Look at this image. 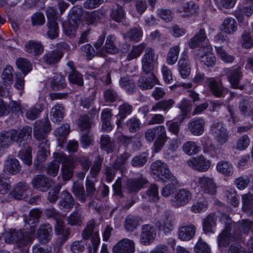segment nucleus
<instances>
[{
    "mask_svg": "<svg viewBox=\"0 0 253 253\" xmlns=\"http://www.w3.org/2000/svg\"><path fill=\"white\" fill-rule=\"evenodd\" d=\"M73 192L74 194L80 198L82 201H84V191L83 184L78 182H74L73 187Z\"/></svg>",
    "mask_w": 253,
    "mask_h": 253,
    "instance_id": "nucleus-63",
    "label": "nucleus"
},
{
    "mask_svg": "<svg viewBox=\"0 0 253 253\" xmlns=\"http://www.w3.org/2000/svg\"><path fill=\"white\" fill-rule=\"evenodd\" d=\"M242 210L247 214L253 215V196L251 193L242 195Z\"/></svg>",
    "mask_w": 253,
    "mask_h": 253,
    "instance_id": "nucleus-34",
    "label": "nucleus"
},
{
    "mask_svg": "<svg viewBox=\"0 0 253 253\" xmlns=\"http://www.w3.org/2000/svg\"><path fill=\"white\" fill-rule=\"evenodd\" d=\"M151 174L157 181L163 182H176V177L172 174L167 164L158 160L153 162L151 166Z\"/></svg>",
    "mask_w": 253,
    "mask_h": 253,
    "instance_id": "nucleus-5",
    "label": "nucleus"
},
{
    "mask_svg": "<svg viewBox=\"0 0 253 253\" xmlns=\"http://www.w3.org/2000/svg\"><path fill=\"white\" fill-rule=\"evenodd\" d=\"M198 9V6L192 1L180 5L177 11L184 17H188L195 14Z\"/></svg>",
    "mask_w": 253,
    "mask_h": 253,
    "instance_id": "nucleus-30",
    "label": "nucleus"
},
{
    "mask_svg": "<svg viewBox=\"0 0 253 253\" xmlns=\"http://www.w3.org/2000/svg\"><path fill=\"white\" fill-rule=\"evenodd\" d=\"M203 42L205 43L206 46L203 49V53L200 54L199 60L202 65L207 67H212L216 62V58L214 54L211 52V47L208 42L205 34V30L201 29L198 33L192 38L189 42V45L192 48H195L199 46Z\"/></svg>",
    "mask_w": 253,
    "mask_h": 253,
    "instance_id": "nucleus-3",
    "label": "nucleus"
},
{
    "mask_svg": "<svg viewBox=\"0 0 253 253\" xmlns=\"http://www.w3.org/2000/svg\"><path fill=\"white\" fill-rule=\"evenodd\" d=\"M217 216L214 213L209 214L203 221V229L208 233H214L216 226Z\"/></svg>",
    "mask_w": 253,
    "mask_h": 253,
    "instance_id": "nucleus-29",
    "label": "nucleus"
},
{
    "mask_svg": "<svg viewBox=\"0 0 253 253\" xmlns=\"http://www.w3.org/2000/svg\"><path fill=\"white\" fill-rule=\"evenodd\" d=\"M211 132L216 138L219 145H223L227 141L228 138V132L223 127L221 123L213 124L211 127Z\"/></svg>",
    "mask_w": 253,
    "mask_h": 253,
    "instance_id": "nucleus-16",
    "label": "nucleus"
},
{
    "mask_svg": "<svg viewBox=\"0 0 253 253\" xmlns=\"http://www.w3.org/2000/svg\"><path fill=\"white\" fill-rule=\"evenodd\" d=\"M50 130L49 122L45 124L42 123H36L34 126V136L36 139L41 142H47L48 141L45 137L46 133Z\"/></svg>",
    "mask_w": 253,
    "mask_h": 253,
    "instance_id": "nucleus-18",
    "label": "nucleus"
},
{
    "mask_svg": "<svg viewBox=\"0 0 253 253\" xmlns=\"http://www.w3.org/2000/svg\"><path fill=\"white\" fill-rule=\"evenodd\" d=\"M83 220L82 213L78 210L73 211L67 217L68 224L71 226H81Z\"/></svg>",
    "mask_w": 253,
    "mask_h": 253,
    "instance_id": "nucleus-44",
    "label": "nucleus"
},
{
    "mask_svg": "<svg viewBox=\"0 0 253 253\" xmlns=\"http://www.w3.org/2000/svg\"><path fill=\"white\" fill-rule=\"evenodd\" d=\"M35 230L32 227L30 232H23L22 230L9 229L5 234V240L9 244H15L22 248L30 244L35 238Z\"/></svg>",
    "mask_w": 253,
    "mask_h": 253,
    "instance_id": "nucleus-4",
    "label": "nucleus"
},
{
    "mask_svg": "<svg viewBox=\"0 0 253 253\" xmlns=\"http://www.w3.org/2000/svg\"><path fill=\"white\" fill-rule=\"evenodd\" d=\"M192 107L191 101L186 98H184L179 105V108L181 114L178 118L180 121L182 122L188 114L190 113Z\"/></svg>",
    "mask_w": 253,
    "mask_h": 253,
    "instance_id": "nucleus-40",
    "label": "nucleus"
},
{
    "mask_svg": "<svg viewBox=\"0 0 253 253\" xmlns=\"http://www.w3.org/2000/svg\"><path fill=\"white\" fill-rule=\"evenodd\" d=\"M79 25V20L75 19L71 16L69 19L68 23L63 25L64 31L65 34L70 38H74L76 35Z\"/></svg>",
    "mask_w": 253,
    "mask_h": 253,
    "instance_id": "nucleus-35",
    "label": "nucleus"
},
{
    "mask_svg": "<svg viewBox=\"0 0 253 253\" xmlns=\"http://www.w3.org/2000/svg\"><path fill=\"white\" fill-rule=\"evenodd\" d=\"M74 204V201L71 195L66 191H63L59 202L60 206L63 209H71L73 208Z\"/></svg>",
    "mask_w": 253,
    "mask_h": 253,
    "instance_id": "nucleus-45",
    "label": "nucleus"
},
{
    "mask_svg": "<svg viewBox=\"0 0 253 253\" xmlns=\"http://www.w3.org/2000/svg\"><path fill=\"white\" fill-rule=\"evenodd\" d=\"M16 65L17 67L21 70L25 76L32 70L31 64L25 58L18 59L16 61Z\"/></svg>",
    "mask_w": 253,
    "mask_h": 253,
    "instance_id": "nucleus-54",
    "label": "nucleus"
},
{
    "mask_svg": "<svg viewBox=\"0 0 253 253\" xmlns=\"http://www.w3.org/2000/svg\"><path fill=\"white\" fill-rule=\"evenodd\" d=\"M215 51L220 58L225 63H232L234 60V57L228 54L221 46H215Z\"/></svg>",
    "mask_w": 253,
    "mask_h": 253,
    "instance_id": "nucleus-56",
    "label": "nucleus"
},
{
    "mask_svg": "<svg viewBox=\"0 0 253 253\" xmlns=\"http://www.w3.org/2000/svg\"><path fill=\"white\" fill-rule=\"evenodd\" d=\"M207 203L206 200L202 198L196 202H195L191 207V211L195 213H199L206 210Z\"/></svg>",
    "mask_w": 253,
    "mask_h": 253,
    "instance_id": "nucleus-58",
    "label": "nucleus"
},
{
    "mask_svg": "<svg viewBox=\"0 0 253 253\" xmlns=\"http://www.w3.org/2000/svg\"><path fill=\"white\" fill-rule=\"evenodd\" d=\"M100 145L102 149L107 153L112 152L114 149V143L108 135H102L101 137Z\"/></svg>",
    "mask_w": 253,
    "mask_h": 253,
    "instance_id": "nucleus-53",
    "label": "nucleus"
},
{
    "mask_svg": "<svg viewBox=\"0 0 253 253\" xmlns=\"http://www.w3.org/2000/svg\"><path fill=\"white\" fill-rule=\"evenodd\" d=\"M145 138L149 142H152L156 139L154 144L155 152H159L168 138L165 127L164 126H158L147 129L145 132Z\"/></svg>",
    "mask_w": 253,
    "mask_h": 253,
    "instance_id": "nucleus-6",
    "label": "nucleus"
},
{
    "mask_svg": "<svg viewBox=\"0 0 253 253\" xmlns=\"http://www.w3.org/2000/svg\"><path fill=\"white\" fill-rule=\"evenodd\" d=\"M196 253H211V249L201 238H199L194 247Z\"/></svg>",
    "mask_w": 253,
    "mask_h": 253,
    "instance_id": "nucleus-61",
    "label": "nucleus"
},
{
    "mask_svg": "<svg viewBox=\"0 0 253 253\" xmlns=\"http://www.w3.org/2000/svg\"><path fill=\"white\" fill-rule=\"evenodd\" d=\"M51 88L54 90H58L64 88L66 86L64 78L60 75L54 76L50 81Z\"/></svg>",
    "mask_w": 253,
    "mask_h": 253,
    "instance_id": "nucleus-49",
    "label": "nucleus"
},
{
    "mask_svg": "<svg viewBox=\"0 0 253 253\" xmlns=\"http://www.w3.org/2000/svg\"><path fill=\"white\" fill-rule=\"evenodd\" d=\"M68 79L70 83L82 86L84 84V80L82 75L74 69L68 75Z\"/></svg>",
    "mask_w": 253,
    "mask_h": 253,
    "instance_id": "nucleus-57",
    "label": "nucleus"
},
{
    "mask_svg": "<svg viewBox=\"0 0 253 253\" xmlns=\"http://www.w3.org/2000/svg\"><path fill=\"white\" fill-rule=\"evenodd\" d=\"M220 28L226 34H233L237 30V23L233 18L226 17L223 20Z\"/></svg>",
    "mask_w": 253,
    "mask_h": 253,
    "instance_id": "nucleus-32",
    "label": "nucleus"
},
{
    "mask_svg": "<svg viewBox=\"0 0 253 253\" xmlns=\"http://www.w3.org/2000/svg\"><path fill=\"white\" fill-rule=\"evenodd\" d=\"M116 40V37L114 35H110L107 36L103 48L104 55L105 53L115 54L118 52L119 49L115 44Z\"/></svg>",
    "mask_w": 253,
    "mask_h": 253,
    "instance_id": "nucleus-37",
    "label": "nucleus"
},
{
    "mask_svg": "<svg viewBox=\"0 0 253 253\" xmlns=\"http://www.w3.org/2000/svg\"><path fill=\"white\" fill-rule=\"evenodd\" d=\"M14 86L18 91V94L22 96L24 91L25 80L24 77L21 75H16L15 78Z\"/></svg>",
    "mask_w": 253,
    "mask_h": 253,
    "instance_id": "nucleus-62",
    "label": "nucleus"
},
{
    "mask_svg": "<svg viewBox=\"0 0 253 253\" xmlns=\"http://www.w3.org/2000/svg\"><path fill=\"white\" fill-rule=\"evenodd\" d=\"M209 86L212 94L216 97H221L224 92L221 84L215 81L213 78L207 79Z\"/></svg>",
    "mask_w": 253,
    "mask_h": 253,
    "instance_id": "nucleus-39",
    "label": "nucleus"
},
{
    "mask_svg": "<svg viewBox=\"0 0 253 253\" xmlns=\"http://www.w3.org/2000/svg\"><path fill=\"white\" fill-rule=\"evenodd\" d=\"M218 172L226 176H231L234 173L233 166L227 161H220L216 166Z\"/></svg>",
    "mask_w": 253,
    "mask_h": 253,
    "instance_id": "nucleus-36",
    "label": "nucleus"
},
{
    "mask_svg": "<svg viewBox=\"0 0 253 253\" xmlns=\"http://www.w3.org/2000/svg\"><path fill=\"white\" fill-rule=\"evenodd\" d=\"M3 169L6 172L14 174L20 171L21 167L16 159L8 158L4 162Z\"/></svg>",
    "mask_w": 253,
    "mask_h": 253,
    "instance_id": "nucleus-33",
    "label": "nucleus"
},
{
    "mask_svg": "<svg viewBox=\"0 0 253 253\" xmlns=\"http://www.w3.org/2000/svg\"><path fill=\"white\" fill-rule=\"evenodd\" d=\"M146 47V44L141 43L137 45L133 46L127 55V60L130 61L140 56Z\"/></svg>",
    "mask_w": 253,
    "mask_h": 253,
    "instance_id": "nucleus-46",
    "label": "nucleus"
},
{
    "mask_svg": "<svg viewBox=\"0 0 253 253\" xmlns=\"http://www.w3.org/2000/svg\"><path fill=\"white\" fill-rule=\"evenodd\" d=\"M225 195L227 197V201L234 207H237L239 204V197L237 195L235 189L230 188L228 189Z\"/></svg>",
    "mask_w": 253,
    "mask_h": 253,
    "instance_id": "nucleus-55",
    "label": "nucleus"
},
{
    "mask_svg": "<svg viewBox=\"0 0 253 253\" xmlns=\"http://www.w3.org/2000/svg\"><path fill=\"white\" fill-rule=\"evenodd\" d=\"M63 56L59 50H53L46 53L43 57V61L47 64L51 65L57 63Z\"/></svg>",
    "mask_w": 253,
    "mask_h": 253,
    "instance_id": "nucleus-41",
    "label": "nucleus"
},
{
    "mask_svg": "<svg viewBox=\"0 0 253 253\" xmlns=\"http://www.w3.org/2000/svg\"><path fill=\"white\" fill-rule=\"evenodd\" d=\"M34 188L41 191H46L51 186L50 180L44 175H38L32 182Z\"/></svg>",
    "mask_w": 253,
    "mask_h": 253,
    "instance_id": "nucleus-24",
    "label": "nucleus"
},
{
    "mask_svg": "<svg viewBox=\"0 0 253 253\" xmlns=\"http://www.w3.org/2000/svg\"><path fill=\"white\" fill-rule=\"evenodd\" d=\"M156 237V230L154 227L149 224H145L141 227L140 241L144 244H150Z\"/></svg>",
    "mask_w": 253,
    "mask_h": 253,
    "instance_id": "nucleus-20",
    "label": "nucleus"
},
{
    "mask_svg": "<svg viewBox=\"0 0 253 253\" xmlns=\"http://www.w3.org/2000/svg\"><path fill=\"white\" fill-rule=\"evenodd\" d=\"M147 161V155L143 153L134 157L131 161L132 166L134 167H142Z\"/></svg>",
    "mask_w": 253,
    "mask_h": 253,
    "instance_id": "nucleus-64",
    "label": "nucleus"
},
{
    "mask_svg": "<svg viewBox=\"0 0 253 253\" xmlns=\"http://www.w3.org/2000/svg\"><path fill=\"white\" fill-rule=\"evenodd\" d=\"M64 108L61 105H55L51 109L50 116L53 122H60L63 119Z\"/></svg>",
    "mask_w": 253,
    "mask_h": 253,
    "instance_id": "nucleus-43",
    "label": "nucleus"
},
{
    "mask_svg": "<svg viewBox=\"0 0 253 253\" xmlns=\"http://www.w3.org/2000/svg\"><path fill=\"white\" fill-rule=\"evenodd\" d=\"M196 227L192 224L182 225L178 230V238L183 241H187L192 239L196 233Z\"/></svg>",
    "mask_w": 253,
    "mask_h": 253,
    "instance_id": "nucleus-22",
    "label": "nucleus"
},
{
    "mask_svg": "<svg viewBox=\"0 0 253 253\" xmlns=\"http://www.w3.org/2000/svg\"><path fill=\"white\" fill-rule=\"evenodd\" d=\"M39 150L37 156V163L35 162L36 165H40L45 160L46 157L49 155V144L47 142H41L39 145Z\"/></svg>",
    "mask_w": 253,
    "mask_h": 253,
    "instance_id": "nucleus-42",
    "label": "nucleus"
},
{
    "mask_svg": "<svg viewBox=\"0 0 253 253\" xmlns=\"http://www.w3.org/2000/svg\"><path fill=\"white\" fill-rule=\"evenodd\" d=\"M93 124L92 119L87 115L81 116L79 120V126L82 130H88Z\"/></svg>",
    "mask_w": 253,
    "mask_h": 253,
    "instance_id": "nucleus-60",
    "label": "nucleus"
},
{
    "mask_svg": "<svg viewBox=\"0 0 253 253\" xmlns=\"http://www.w3.org/2000/svg\"><path fill=\"white\" fill-rule=\"evenodd\" d=\"M53 157L55 161L62 164L61 170L63 178L64 180H69L73 175V170L76 167L75 160L71 157H68L63 152L55 153Z\"/></svg>",
    "mask_w": 253,
    "mask_h": 253,
    "instance_id": "nucleus-8",
    "label": "nucleus"
},
{
    "mask_svg": "<svg viewBox=\"0 0 253 253\" xmlns=\"http://www.w3.org/2000/svg\"><path fill=\"white\" fill-rule=\"evenodd\" d=\"M42 110V104L41 103H37L33 107L27 111L26 114V117L29 120H34L38 118L39 115Z\"/></svg>",
    "mask_w": 253,
    "mask_h": 253,
    "instance_id": "nucleus-52",
    "label": "nucleus"
},
{
    "mask_svg": "<svg viewBox=\"0 0 253 253\" xmlns=\"http://www.w3.org/2000/svg\"><path fill=\"white\" fill-rule=\"evenodd\" d=\"M112 252L113 253H134V242L126 238L123 239L113 247Z\"/></svg>",
    "mask_w": 253,
    "mask_h": 253,
    "instance_id": "nucleus-17",
    "label": "nucleus"
},
{
    "mask_svg": "<svg viewBox=\"0 0 253 253\" xmlns=\"http://www.w3.org/2000/svg\"><path fill=\"white\" fill-rule=\"evenodd\" d=\"M141 222L140 217L129 215L126 218L124 227L126 231L131 232L134 230Z\"/></svg>",
    "mask_w": 253,
    "mask_h": 253,
    "instance_id": "nucleus-38",
    "label": "nucleus"
},
{
    "mask_svg": "<svg viewBox=\"0 0 253 253\" xmlns=\"http://www.w3.org/2000/svg\"><path fill=\"white\" fill-rule=\"evenodd\" d=\"M191 199V192L186 189L182 188L175 192L171 202L174 207L179 208L187 204Z\"/></svg>",
    "mask_w": 253,
    "mask_h": 253,
    "instance_id": "nucleus-13",
    "label": "nucleus"
},
{
    "mask_svg": "<svg viewBox=\"0 0 253 253\" xmlns=\"http://www.w3.org/2000/svg\"><path fill=\"white\" fill-rule=\"evenodd\" d=\"M156 60L154 49L151 47L147 48L141 59L143 71L146 74L150 73L153 69L154 63Z\"/></svg>",
    "mask_w": 253,
    "mask_h": 253,
    "instance_id": "nucleus-14",
    "label": "nucleus"
},
{
    "mask_svg": "<svg viewBox=\"0 0 253 253\" xmlns=\"http://www.w3.org/2000/svg\"><path fill=\"white\" fill-rule=\"evenodd\" d=\"M13 69L9 65H6L1 75V96L11 97V84L13 79Z\"/></svg>",
    "mask_w": 253,
    "mask_h": 253,
    "instance_id": "nucleus-9",
    "label": "nucleus"
},
{
    "mask_svg": "<svg viewBox=\"0 0 253 253\" xmlns=\"http://www.w3.org/2000/svg\"><path fill=\"white\" fill-rule=\"evenodd\" d=\"M191 186L194 189L197 188L204 193L210 195H214L217 188L214 178L207 175L195 176L191 183Z\"/></svg>",
    "mask_w": 253,
    "mask_h": 253,
    "instance_id": "nucleus-7",
    "label": "nucleus"
},
{
    "mask_svg": "<svg viewBox=\"0 0 253 253\" xmlns=\"http://www.w3.org/2000/svg\"><path fill=\"white\" fill-rule=\"evenodd\" d=\"M31 127H25L18 133L15 130L12 129L1 134V147H6L14 141L20 146H24L25 148L19 152L18 157L28 166L31 165L32 163V148L28 146L25 140L26 136L28 137L31 135Z\"/></svg>",
    "mask_w": 253,
    "mask_h": 253,
    "instance_id": "nucleus-2",
    "label": "nucleus"
},
{
    "mask_svg": "<svg viewBox=\"0 0 253 253\" xmlns=\"http://www.w3.org/2000/svg\"><path fill=\"white\" fill-rule=\"evenodd\" d=\"M178 70L181 77L186 79L190 75L191 68L187 54L182 53L178 62Z\"/></svg>",
    "mask_w": 253,
    "mask_h": 253,
    "instance_id": "nucleus-27",
    "label": "nucleus"
},
{
    "mask_svg": "<svg viewBox=\"0 0 253 253\" xmlns=\"http://www.w3.org/2000/svg\"><path fill=\"white\" fill-rule=\"evenodd\" d=\"M250 231H253V221L243 219L239 223H235L227 219L225 229L218 236V245L226 246L231 242L241 241L243 235L248 234Z\"/></svg>",
    "mask_w": 253,
    "mask_h": 253,
    "instance_id": "nucleus-1",
    "label": "nucleus"
},
{
    "mask_svg": "<svg viewBox=\"0 0 253 253\" xmlns=\"http://www.w3.org/2000/svg\"><path fill=\"white\" fill-rule=\"evenodd\" d=\"M146 195L148 199L155 203L159 200L158 187L155 184H151L146 192Z\"/></svg>",
    "mask_w": 253,
    "mask_h": 253,
    "instance_id": "nucleus-51",
    "label": "nucleus"
},
{
    "mask_svg": "<svg viewBox=\"0 0 253 253\" xmlns=\"http://www.w3.org/2000/svg\"><path fill=\"white\" fill-rule=\"evenodd\" d=\"M138 85L142 89H150L158 84V80L153 74H151L149 77H142L138 81Z\"/></svg>",
    "mask_w": 253,
    "mask_h": 253,
    "instance_id": "nucleus-31",
    "label": "nucleus"
},
{
    "mask_svg": "<svg viewBox=\"0 0 253 253\" xmlns=\"http://www.w3.org/2000/svg\"><path fill=\"white\" fill-rule=\"evenodd\" d=\"M205 125V121L203 118L195 117L189 122L188 126L193 135L199 136L204 133Z\"/></svg>",
    "mask_w": 253,
    "mask_h": 253,
    "instance_id": "nucleus-19",
    "label": "nucleus"
},
{
    "mask_svg": "<svg viewBox=\"0 0 253 253\" xmlns=\"http://www.w3.org/2000/svg\"><path fill=\"white\" fill-rule=\"evenodd\" d=\"M157 218L158 219L156 225L160 230L168 233L173 229L172 219L169 213L166 211L159 212Z\"/></svg>",
    "mask_w": 253,
    "mask_h": 253,
    "instance_id": "nucleus-15",
    "label": "nucleus"
},
{
    "mask_svg": "<svg viewBox=\"0 0 253 253\" xmlns=\"http://www.w3.org/2000/svg\"><path fill=\"white\" fill-rule=\"evenodd\" d=\"M99 230L95 226L94 220L90 221L86 227L82 232V238L84 240H87L91 238V243L93 245V252L95 253L100 243V239L98 234Z\"/></svg>",
    "mask_w": 253,
    "mask_h": 253,
    "instance_id": "nucleus-10",
    "label": "nucleus"
},
{
    "mask_svg": "<svg viewBox=\"0 0 253 253\" xmlns=\"http://www.w3.org/2000/svg\"><path fill=\"white\" fill-rule=\"evenodd\" d=\"M47 26L48 28V31L47 33L48 37L50 39H53L57 37L59 28L56 21L48 22Z\"/></svg>",
    "mask_w": 253,
    "mask_h": 253,
    "instance_id": "nucleus-59",
    "label": "nucleus"
},
{
    "mask_svg": "<svg viewBox=\"0 0 253 253\" xmlns=\"http://www.w3.org/2000/svg\"><path fill=\"white\" fill-rule=\"evenodd\" d=\"M226 71L228 81L232 86L234 88L242 89V87L239 85V83L242 76L241 68L239 67L234 69H227Z\"/></svg>",
    "mask_w": 253,
    "mask_h": 253,
    "instance_id": "nucleus-23",
    "label": "nucleus"
},
{
    "mask_svg": "<svg viewBox=\"0 0 253 253\" xmlns=\"http://www.w3.org/2000/svg\"><path fill=\"white\" fill-rule=\"evenodd\" d=\"M55 231L56 234L62 235V243H64L68 239L70 234L69 228L64 229L63 220H58V224H56L55 226Z\"/></svg>",
    "mask_w": 253,
    "mask_h": 253,
    "instance_id": "nucleus-48",
    "label": "nucleus"
},
{
    "mask_svg": "<svg viewBox=\"0 0 253 253\" xmlns=\"http://www.w3.org/2000/svg\"><path fill=\"white\" fill-rule=\"evenodd\" d=\"M30 193L31 190L26 183L20 182L15 186L11 194L15 199L21 200L26 198Z\"/></svg>",
    "mask_w": 253,
    "mask_h": 253,
    "instance_id": "nucleus-26",
    "label": "nucleus"
},
{
    "mask_svg": "<svg viewBox=\"0 0 253 253\" xmlns=\"http://www.w3.org/2000/svg\"><path fill=\"white\" fill-rule=\"evenodd\" d=\"M179 52L180 47L178 45H175L170 48L167 56L168 64L173 65L176 62Z\"/></svg>",
    "mask_w": 253,
    "mask_h": 253,
    "instance_id": "nucleus-50",
    "label": "nucleus"
},
{
    "mask_svg": "<svg viewBox=\"0 0 253 253\" xmlns=\"http://www.w3.org/2000/svg\"><path fill=\"white\" fill-rule=\"evenodd\" d=\"M246 3L249 5L238 7L234 13L241 26L248 24V19L245 18L244 15L249 17L253 13V0H246Z\"/></svg>",
    "mask_w": 253,
    "mask_h": 253,
    "instance_id": "nucleus-12",
    "label": "nucleus"
},
{
    "mask_svg": "<svg viewBox=\"0 0 253 253\" xmlns=\"http://www.w3.org/2000/svg\"><path fill=\"white\" fill-rule=\"evenodd\" d=\"M25 50L34 56H39L43 51V47L41 42L34 40H30L25 44Z\"/></svg>",
    "mask_w": 253,
    "mask_h": 253,
    "instance_id": "nucleus-28",
    "label": "nucleus"
},
{
    "mask_svg": "<svg viewBox=\"0 0 253 253\" xmlns=\"http://www.w3.org/2000/svg\"><path fill=\"white\" fill-rule=\"evenodd\" d=\"M52 226L48 223L42 224L38 230V238L42 244L48 243L52 237Z\"/></svg>",
    "mask_w": 253,
    "mask_h": 253,
    "instance_id": "nucleus-25",
    "label": "nucleus"
},
{
    "mask_svg": "<svg viewBox=\"0 0 253 253\" xmlns=\"http://www.w3.org/2000/svg\"><path fill=\"white\" fill-rule=\"evenodd\" d=\"M147 182V180L140 174L136 177L128 179L126 185L129 191L136 192L144 188Z\"/></svg>",
    "mask_w": 253,
    "mask_h": 253,
    "instance_id": "nucleus-21",
    "label": "nucleus"
},
{
    "mask_svg": "<svg viewBox=\"0 0 253 253\" xmlns=\"http://www.w3.org/2000/svg\"><path fill=\"white\" fill-rule=\"evenodd\" d=\"M182 149L186 154L193 155L200 151L201 147L196 142L189 141L184 143Z\"/></svg>",
    "mask_w": 253,
    "mask_h": 253,
    "instance_id": "nucleus-47",
    "label": "nucleus"
},
{
    "mask_svg": "<svg viewBox=\"0 0 253 253\" xmlns=\"http://www.w3.org/2000/svg\"><path fill=\"white\" fill-rule=\"evenodd\" d=\"M186 163L192 169L201 172L208 171L211 165V161L203 155L192 157Z\"/></svg>",
    "mask_w": 253,
    "mask_h": 253,
    "instance_id": "nucleus-11",
    "label": "nucleus"
}]
</instances>
